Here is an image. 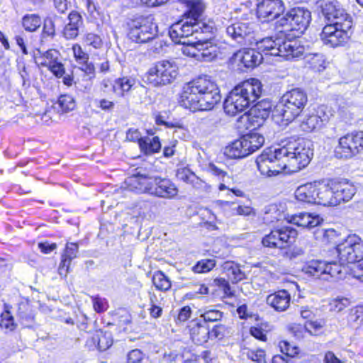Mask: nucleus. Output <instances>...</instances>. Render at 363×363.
<instances>
[{
  "mask_svg": "<svg viewBox=\"0 0 363 363\" xmlns=\"http://www.w3.org/2000/svg\"><path fill=\"white\" fill-rule=\"evenodd\" d=\"M178 75L176 64L168 61L157 62L147 73V82L155 87L162 86L172 83Z\"/></svg>",
  "mask_w": 363,
  "mask_h": 363,
  "instance_id": "6",
  "label": "nucleus"
},
{
  "mask_svg": "<svg viewBox=\"0 0 363 363\" xmlns=\"http://www.w3.org/2000/svg\"><path fill=\"white\" fill-rule=\"evenodd\" d=\"M291 333L298 340H303L308 334L306 324L304 325L293 323L289 326Z\"/></svg>",
  "mask_w": 363,
  "mask_h": 363,
  "instance_id": "55",
  "label": "nucleus"
},
{
  "mask_svg": "<svg viewBox=\"0 0 363 363\" xmlns=\"http://www.w3.org/2000/svg\"><path fill=\"white\" fill-rule=\"evenodd\" d=\"M330 21H333V24L339 25L345 28H351L352 26L351 17L340 5L334 12V16H331Z\"/></svg>",
  "mask_w": 363,
  "mask_h": 363,
  "instance_id": "34",
  "label": "nucleus"
},
{
  "mask_svg": "<svg viewBox=\"0 0 363 363\" xmlns=\"http://www.w3.org/2000/svg\"><path fill=\"white\" fill-rule=\"evenodd\" d=\"M326 262L322 260H311L302 267V272L306 274L324 279Z\"/></svg>",
  "mask_w": 363,
  "mask_h": 363,
  "instance_id": "32",
  "label": "nucleus"
},
{
  "mask_svg": "<svg viewBox=\"0 0 363 363\" xmlns=\"http://www.w3.org/2000/svg\"><path fill=\"white\" fill-rule=\"evenodd\" d=\"M201 28L199 22L182 20L171 26L169 35L175 43H186L189 38L196 34Z\"/></svg>",
  "mask_w": 363,
  "mask_h": 363,
  "instance_id": "11",
  "label": "nucleus"
},
{
  "mask_svg": "<svg viewBox=\"0 0 363 363\" xmlns=\"http://www.w3.org/2000/svg\"><path fill=\"white\" fill-rule=\"evenodd\" d=\"M315 182L298 186L294 191L295 199L301 203L315 204Z\"/></svg>",
  "mask_w": 363,
  "mask_h": 363,
  "instance_id": "27",
  "label": "nucleus"
},
{
  "mask_svg": "<svg viewBox=\"0 0 363 363\" xmlns=\"http://www.w3.org/2000/svg\"><path fill=\"white\" fill-rule=\"evenodd\" d=\"M78 245L75 242H68L62 256L59 271L60 274L66 275L68 272L71 261L77 257Z\"/></svg>",
  "mask_w": 363,
  "mask_h": 363,
  "instance_id": "31",
  "label": "nucleus"
},
{
  "mask_svg": "<svg viewBox=\"0 0 363 363\" xmlns=\"http://www.w3.org/2000/svg\"><path fill=\"white\" fill-rule=\"evenodd\" d=\"M311 21V12L304 8L291 9L280 20V25L286 26L288 30H297L303 33Z\"/></svg>",
  "mask_w": 363,
  "mask_h": 363,
  "instance_id": "9",
  "label": "nucleus"
},
{
  "mask_svg": "<svg viewBox=\"0 0 363 363\" xmlns=\"http://www.w3.org/2000/svg\"><path fill=\"white\" fill-rule=\"evenodd\" d=\"M39 55H35V63L42 67H48L58 60L59 52L56 50H49L43 53L38 51Z\"/></svg>",
  "mask_w": 363,
  "mask_h": 363,
  "instance_id": "35",
  "label": "nucleus"
},
{
  "mask_svg": "<svg viewBox=\"0 0 363 363\" xmlns=\"http://www.w3.org/2000/svg\"><path fill=\"white\" fill-rule=\"evenodd\" d=\"M362 150L363 131H358L340 138L335 154L340 158H350Z\"/></svg>",
  "mask_w": 363,
  "mask_h": 363,
  "instance_id": "10",
  "label": "nucleus"
},
{
  "mask_svg": "<svg viewBox=\"0 0 363 363\" xmlns=\"http://www.w3.org/2000/svg\"><path fill=\"white\" fill-rule=\"evenodd\" d=\"M74 57L78 64L87 62L89 61V55L84 52L79 44H74L72 46Z\"/></svg>",
  "mask_w": 363,
  "mask_h": 363,
  "instance_id": "60",
  "label": "nucleus"
},
{
  "mask_svg": "<svg viewBox=\"0 0 363 363\" xmlns=\"http://www.w3.org/2000/svg\"><path fill=\"white\" fill-rule=\"evenodd\" d=\"M336 206L341 202L350 201L355 194V186L347 180L331 181Z\"/></svg>",
  "mask_w": 363,
  "mask_h": 363,
  "instance_id": "18",
  "label": "nucleus"
},
{
  "mask_svg": "<svg viewBox=\"0 0 363 363\" xmlns=\"http://www.w3.org/2000/svg\"><path fill=\"white\" fill-rule=\"evenodd\" d=\"M201 42V40L194 42L191 40H187L186 43H182V45H183L181 49L182 53L186 56L199 60Z\"/></svg>",
  "mask_w": 363,
  "mask_h": 363,
  "instance_id": "41",
  "label": "nucleus"
},
{
  "mask_svg": "<svg viewBox=\"0 0 363 363\" xmlns=\"http://www.w3.org/2000/svg\"><path fill=\"white\" fill-rule=\"evenodd\" d=\"M245 354L253 362H256L257 363H266L265 352L263 350L259 349L255 350L247 349Z\"/></svg>",
  "mask_w": 363,
  "mask_h": 363,
  "instance_id": "56",
  "label": "nucleus"
},
{
  "mask_svg": "<svg viewBox=\"0 0 363 363\" xmlns=\"http://www.w3.org/2000/svg\"><path fill=\"white\" fill-rule=\"evenodd\" d=\"M157 33V26L152 16H140L129 24L128 37L135 43H143L154 38Z\"/></svg>",
  "mask_w": 363,
  "mask_h": 363,
  "instance_id": "8",
  "label": "nucleus"
},
{
  "mask_svg": "<svg viewBox=\"0 0 363 363\" xmlns=\"http://www.w3.org/2000/svg\"><path fill=\"white\" fill-rule=\"evenodd\" d=\"M58 105L64 112H68L74 109L75 101L71 95L65 94L60 96Z\"/></svg>",
  "mask_w": 363,
  "mask_h": 363,
  "instance_id": "51",
  "label": "nucleus"
},
{
  "mask_svg": "<svg viewBox=\"0 0 363 363\" xmlns=\"http://www.w3.org/2000/svg\"><path fill=\"white\" fill-rule=\"evenodd\" d=\"M151 179L143 174H133L125 179V184L126 188L131 191H135L138 194H148Z\"/></svg>",
  "mask_w": 363,
  "mask_h": 363,
  "instance_id": "26",
  "label": "nucleus"
},
{
  "mask_svg": "<svg viewBox=\"0 0 363 363\" xmlns=\"http://www.w3.org/2000/svg\"><path fill=\"white\" fill-rule=\"evenodd\" d=\"M308 62L311 67L317 72L323 71L325 69V59L321 54H311L308 56Z\"/></svg>",
  "mask_w": 363,
  "mask_h": 363,
  "instance_id": "47",
  "label": "nucleus"
},
{
  "mask_svg": "<svg viewBox=\"0 0 363 363\" xmlns=\"http://www.w3.org/2000/svg\"><path fill=\"white\" fill-rule=\"evenodd\" d=\"M152 283L160 291H168L172 286L169 279L161 271L155 272L152 277Z\"/></svg>",
  "mask_w": 363,
  "mask_h": 363,
  "instance_id": "43",
  "label": "nucleus"
},
{
  "mask_svg": "<svg viewBox=\"0 0 363 363\" xmlns=\"http://www.w3.org/2000/svg\"><path fill=\"white\" fill-rule=\"evenodd\" d=\"M214 284L219 288V289L223 291V297H231L233 296L230 284L225 279H214Z\"/></svg>",
  "mask_w": 363,
  "mask_h": 363,
  "instance_id": "62",
  "label": "nucleus"
},
{
  "mask_svg": "<svg viewBox=\"0 0 363 363\" xmlns=\"http://www.w3.org/2000/svg\"><path fill=\"white\" fill-rule=\"evenodd\" d=\"M216 266V261L212 259L199 261L192 268L195 273H206L210 272Z\"/></svg>",
  "mask_w": 363,
  "mask_h": 363,
  "instance_id": "48",
  "label": "nucleus"
},
{
  "mask_svg": "<svg viewBox=\"0 0 363 363\" xmlns=\"http://www.w3.org/2000/svg\"><path fill=\"white\" fill-rule=\"evenodd\" d=\"M308 102L307 94L296 88L286 92L276 107V112L286 122L293 121L304 109Z\"/></svg>",
  "mask_w": 363,
  "mask_h": 363,
  "instance_id": "4",
  "label": "nucleus"
},
{
  "mask_svg": "<svg viewBox=\"0 0 363 363\" xmlns=\"http://www.w3.org/2000/svg\"><path fill=\"white\" fill-rule=\"evenodd\" d=\"M200 316L203 318V323L215 322L220 320L223 317V312L218 309L206 307L199 311Z\"/></svg>",
  "mask_w": 363,
  "mask_h": 363,
  "instance_id": "45",
  "label": "nucleus"
},
{
  "mask_svg": "<svg viewBox=\"0 0 363 363\" xmlns=\"http://www.w3.org/2000/svg\"><path fill=\"white\" fill-rule=\"evenodd\" d=\"M233 211H235L236 215L243 216H256V210L249 205H239Z\"/></svg>",
  "mask_w": 363,
  "mask_h": 363,
  "instance_id": "63",
  "label": "nucleus"
},
{
  "mask_svg": "<svg viewBox=\"0 0 363 363\" xmlns=\"http://www.w3.org/2000/svg\"><path fill=\"white\" fill-rule=\"evenodd\" d=\"M288 221L298 227L311 229L320 225L323 219L318 214L301 212L291 216Z\"/></svg>",
  "mask_w": 363,
  "mask_h": 363,
  "instance_id": "22",
  "label": "nucleus"
},
{
  "mask_svg": "<svg viewBox=\"0 0 363 363\" xmlns=\"http://www.w3.org/2000/svg\"><path fill=\"white\" fill-rule=\"evenodd\" d=\"M340 4L336 0H318L317 6L320 9L323 15L330 21L331 16H334V12Z\"/></svg>",
  "mask_w": 363,
  "mask_h": 363,
  "instance_id": "40",
  "label": "nucleus"
},
{
  "mask_svg": "<svg viewBox=\"0 0 363 363\" xmlns=\"http://www.w3.org/2000/svg\"><path fill=\"white\" fill-rule=\"evenodd\" d=\"M281 352L287 357H294L298 353V348L296 346L291 345L287 341H281L279 344Z\"/></svg>",
  "mask_w": 363,
  "mask_h": 363,
  "instance_id": "58",
  "label": "nucleus"
},
{
  "mask_svg": "<svg viewBox=\"0 0 363 363\" xmlns=\"http://www.w3.org/2000/svg\"><path fill=\"white\" fill-rule=\"evenodd\" d=\"M324 363H347L346 358L337 357L333 351H326L323 357Z\"/></svg>",
  "mask_w": 363,
  "mask_h": 363,
  "instance_id": "64",
  "label": "nucleus"
},
{
  "mask_svg": "<svg viewBox=\"0 0 363 363\" xmlns=\"http://www.w3.org/2000/svg\"><path fill=\"white\" fill-rule=\"evenodd\" d=\"M270 113V104L267 102H260L255 105L242 118L246 119L252 129H256L263 125Z\"/></svg>",
  "mask_w": 363,
  "mask_h": 363,
  "instance_id": "16",
  "label": "nucleus"
},
{
  "mask_svg": "<svg viewBox=\"0 0 363 363\" xmlns=\"http://www.w3.org/2000/svg\"><path fill=\"white\" fill-rule=\"evenodd\" d=\"M177 177L187 184H191L193 186L199 188L201 186L202 181L189 169L180 168L177 170Z\"/></svg>",
  "mask_w": 363,
  "mask_h": 363,
  "instance_id": "36",
  "label": "nucleus"
},
{
  "mask_svg": "<svg viewBox=\"0 0 363 363\" xmlns=\"http://www.w3.org/2000/svg\"><path fill=\"white\" fill-rule=\"evenodd\" d=\"M328 121V116L324 113L323 109L319 108L317 113H312L303 116L300 128L305 132H312L321 128L324 122Z\"/></svg>",
  "mask_w": 363,
  "mask_h": 363,
  "instance_id": "21",
  "label": "nucleus"
},
{
  "mask_svg": "<svg viewBox=\"0 0 363 363\" xmlns=\"http://www.w3.org/2000/svg\"><path fill=\"white\" fill-rule=\"evenodd\" d=\"M22 25L26 30L35 31L41 25V18L36 14L26 15L22 19Z\"/></svg>",
  "mask_w": 363,
  "mask_h": 363,
  "instance_id": "44",
  "label": "nucleus"
},
{
  "mask_svg": "<svg viewBox=\"0 0 363 363\" xmlns=\"http://www.w3.org/2000/svg\"><path fill=\"white\" fill-rule=\"evenodd\" d=\"M86 344L90 348L105 351L113 344L112 335L108 332L97 331L90 340H87Z\"/></svg>",
  "mask_w": 363,
  "mask_h": 363,
  "instance_id": "30",
  "label": "nucleus"
},
{
  "mask_svg": "<svg viewBox=\"0 0 363 363\" xmlns=\"http://www.w3.org/2000/svg\"><path fill=\"white\" fill-rule=\"evenodd\" d=\"M311 145V141L298 138L280 148L265 150L257 158V168L266 177L277 175L284 170L297 172L309 164L313 155Z\"/></svg>",
  "mask_w": 363,
  "mask_h": 363,
  "instance_id": "1",
  "label": "nucleus"
},
{
  "mask_svg": "<svg viewBox=\"0 0 363 363\" xmlns=\"http://www.w3.org/2000/svg\"><path fill=\"white\" fill-rule=\"evenodd\" d=\"M284 248L293 244L297 238V230L291 226H283L277 228Z\"/></svg>",
  "mask_w": 363,
  "mask_h": 363,
  "instance_id": "38",
  "label": "nucleus"
},
{
  "mask_svg": "<svg viewBox=\"0 0 363 363\" xmlns=\"http://www.w3.org/2000/svg\"><path fill=\"white\" fill-rule=\"evenodd\" d=\"M18 316L22 320V323L27 325L33 319V315L28 303H21L18 308Z\"/></svg>",
  "mask_w": 363,
  "mask_h": 363,
  "instance_id": "53",
  "label": "nucleus"
},
{
  "mask_svg": "<svg viewBox=\"0 0 363 363\" xmlns=\"http://www.w3.org/2000/svg\"><path fill=\"white\" fill-rule=\"evenodd\" d=\"M291 296L286 290H280L267 298V303L277 311H286L289 305Z\"/></svg>",
  "mask_w": 363,
  "mask_h": 363,
  "instance_id": "28",
  "label": "nucleus"
},
{
  "mask_svg": "<svg viewBox=\"0 0 363 363\" xmlns=\"http://www.w3.org/2000/svg\"><path fill=\"white\" fill-rule=\"evenodd\" d=\"M226 33L241 45L254 44L255 41L254 25L250 23L236 22L226 28Z\"/></svg>",
  "mask_w": 363,
  "mask_h": 363,
  "instance_id": "12",
  "label": "nucleus"
},
{
  "mask_svg": "<svg viewBox=\"0 0 363 363\" xmlns=\"http://www.w3.org/2000/svg\"><path fill=\"white\" fill-rule=\"evenodd\" d=\"M315 204L323 206H336V200L334 199L332 182L324 184L315 182Z\"/></svg>",
  "mask_w": 363,
  "mask_h": 363,
  "instance_id": "19",
  "label": "nucleus"
},
{
  "mask_svg": "<svg viewBox=\"0 0 363 363\" xmlns=\"http://www.w3.org/2000/svg\"><path fill=\"white\" fill-rule=\"evenodd\" d=\"M352 104L350 102L342 101L339 104L338 114L345 121L352 119L354 116Z\"/></svg>",
  "mask_w": 363,
  "mask_h": 363,
  "instance_id": "49",
  "label": "nucleus"
},
{
  "mask_svg": "<svg viewBox=\"0 0 363 363\" xmlns=\"http://www.w3.org/2000/svg\"><path fill=\"white\" fill-rule=\"evenodd\" d=\"M199 61H211L217 56V47L208 41L200 43Z\"/></svg>",
  "mask_w": 363,
  "mask_h": 363,
  "instance_id": "37",
  "label": "nucleus"
},
{
  "mask_svg": "<svg viewBox=\"0 0 363 363\" xmlns=\"http://www.w3.org/2000/svg\"><path fill=\"white\" fill-rule=\"evenodd\" d=\"M262 84L255 78L247 79L235 86L224 101V111L230 116L246 110L261 96Z\"/></svg>",
  "mask_w": 363,
  "mask_h": 363,
  "instance_id": "3",
  "label": "nucleus"
},
{
  "mask_svg": "<svg viewBox=\"0 0 363 363\" xmlns=\"http://www.w3.org/2000/svg\"><path fill=\"white\" fill-rule=\"evenodd\" d=\"M224 269L227 270L228 277L233 282H238L245 279V274L238 265L233 262H226Z\"/></svg>",
  "mask_w": 363,
  "mask_h": 363,
  "instance_id": "46",
  "label": "nucleus"
},
{
  "mask_svg": "<svg viewBox=\"0 0 363 363\" xmlns=\"http://www.w3.org/2000/svg\"><path fill=\"white\" fill-rule=\"evenodd\" d=\"M0 327L5 329L6 332H11L15 330L16 325L9 311H6L1 314Z\"/></svg>",
  "mask_w": 363,
  "mask_h": 363,
  "instance_id": "52",
  "label": "nucleus"
},
{
  "mask_svg": "<svg viewBox=\"0 0 363 363\" xmlns=\"http://www.w3.org/2000/svg\"><path fill=\"white\" fill-rule=\"evenodd\" d=\"M282 0H262L257 5L258 18L263 21H272L278 18L285 10Z\"/></svg>",
  "mask_w": 363,
  "mask_h": 363,
  "instance_id": "14",
  "label": "nucleus"
},
{
  "mask_svg": "<svg viewBox=\"0 0 363 363\" xmlns=\"http://www.w3.org/2000/svg\"><path fill=\"white\" fill-rule=\"evenodd\" d=\"M221 99L217 84L207 77H200L184 85L179 104L193 112L212 110Z\"/></svg>",
  "mask_w": 363,
  "mask_h": 363,
  "instance_id": "2",
  "label": "nucleus"
},
{
  "mask_svg": "<svg viewBox=\"0 0 363 363\" xmlns=\"http://www.w3.org/2000/svg\"><path fill=\"white\" fill-rule=\"evenodd\" d=\"M140 85V83L132 76L120 77L113 82V94L118 97H124Z\"/></svg>",
  "mask_w": 363,
  "mask_h": 363,
  "instance_id": "20",
  "label": "nucleus"
},
{
  "mask_svg": "<svg viewBox=\"0 0 363 363\" xmlns=\"http://www.w3.org/2000/svg\"><path fill=\"white\" fill-rule=\"evenodd\" d=\"M281 43H282V36L277 37L275 39L272 37L265 38L259 41L255 39L254 42L260 53L274 56H279Z\"/></svg>",
  "mask_w": 363,
  "mask_h": 363,
  "instance_id": "25",
  "label": "nucleus"
},
{
  "mask_svg": "<svg viewBox=\"0 0 363 363\" xmlns=\"http://www.w3.org/2000/svg\"><path fill=\"white\" fill-rule=\"evenodd\" d=\"M186 6L190 20L193 22H199L198 18L201 16L204 11V4L200 0H189Z\"/></svg>",
  "mask_w": 363,
  "mask_h": 363,
  "instance_id": "39",
  "label": "nucleus"
},
{
  "mask_svg": "<svg viewBox=\"0 0 363 363\" xmlns=\"http://www.w3.org/2000/svg\"><path fill=\"white\" fill-rule=\"evenodd\" d=\"M233 60L247 68H252L261 62L262 54L255 49H243L234 54Z\"/></svg>",
  "mask_w": 363,
  "mask_h": 363,
  "instance_id": "23",
  "label": "nucleus"
},
{
  "mask_svg": "<svg viewBox=\"0 0 363 363\" xmlns=\"http://www.w3.org/2000/svg\"><path fill=\"white\" fill-rule=\"evenodd\" d=\"M279 238L280 235L278 233L277 228H274L262 238V245L267 247L284 248L282 242Z\"/></svg>",
  "mask_w": 363,
  "mask_h": 363,
  "instance_id": "42",
  "label": "nucleus"
},
{
  "mask_svg": "<svg viewBox=\"0 0 363 363\" xmlns=\"http://www.w3.org/2000/svg\"><path fill=\"white\" fill-rule=\"evenodd\" d=\"M316 238L323 236V242H333L337 236V232L333 229H319L315 233Z\"/></svg>",
  "mask_w": 363,
  "mask_h": 363,
  "instance_id": "61",
  "label": "nucleus"
},
{
  "mask_svg": "<svg viewBox=\"0 0 363 363\" xmlns=\"http://www.w3.org/2000/svg\"><path fill=\"white\" fill-rule=\"evenodd\" d=\"M264 143V138L262 134L250 133L228 145L225 154L230 158H243L259 150Z\"/></svg>",
  "mask_w": 363,
  "mask_h": 363,
  "instance_id": "5",
  "label": "nucleus"
},
{
  "mask_svg": "<svg viewBox=\"0 0 363 363\" xmlns=\"http://www.w3.org/2000/svg\"><path fill=\"white\" fill-rule=\"evenodd\" d=\"M305 48L299 39H289L282 37V43H281L279 57L290 60L298 58L303 55Z\"/></svg>",
  "mask_w": 363,
  "mask_h": 363,
  "instance_id": "17",
  "label": "nucleus"
},
{
  "mask_svg": "<svg viewBox=\"0 0 363 363\" xmlns=\"http://www.w3.org/2000/svg\"><path fill=\"white\" fill-rule=\"evenodd\" d=\"M345 263L336 261L326 262L324 280H338L345 278L348 272L347 267L345 265Z\"/></svg>",
  "mask_w": 363,
  "mask_h": 363,
  "instance_id": "29",
  "label": "nucleus"
},
{
  "mask_svg": "<svg viewBox=\"0 0 363 363\" xmlns=\"http://www.w3.org/2000/svg\"><path fill=\"white\" fill-rule=\"evenodd\" d=\"M149 189V194L164 199H172L178 194L175 184L165 178L155 177L153 180L151 179Z\"/></svg>",
  "mask_w": 363,
  "mask_h": 363,
  "instance_id": "15",
  "label": "nucleus"
},
{
  "mask_svg": "<svg viewBox=\"0 0 363 363\" xmlns=\"http://www.w3.org/2000/svg\"><path fill=\"white\" fill-rule=\"evenodd\" d=\"M141 151L145 155H151L159 152L161 148V143L158 137H145L140 140L139 145Z\"/></svg>",
  "mask_w": 363,
  "mask_h": 363,
  "instance_id": "33",
  "label": "nucleus"
},
{
  "mask_svg": "<svg viewBox=\"0 0 363 363\" xmlns=\"http://www.w3.org/2000/svg\"><path fill=\"white\" fill-rule=\"evenodd\" d=\"M128 363H150V360L140 350L135 349L128 353Z\"/></svg>",
  "mask_w": 363,
  "mask_h": 363,
  "instance_id": "54",
  "label": "nucleus"
},
{
  "mask_svg": "<svg viewBox=\"0 0 363 363\" xmlns=\"http://www.w3.org/2000/svg\"><path fill=\"white\" fill-rule=\"evenodd\" d=\"M350 305V301L347 298H337L330 303V311L340 312Z\"/></svg>",
  "mask_w": 363,
  "mask_h": 363,
  "instance_id": "59",
  "label": "nucleus"
},
{
  "mask_svg": "<svg viewBox=\"0 0 363 363\" xmlns=\"http://www.w3.org/2000/svg\"><path fill=\"white\" fill-rule=\"evenodd\" d=\"M84 43L85 45L91 46L95 49L100 48L103 45L101 38L94 33L86 34L84 38Z\"/></svg>",
  "mask_w": 363,
  "mask_h": 363,
  "instance_id": "57",
  "label": "nucleus"
},
{
  "mask_svg": "<svg viewBox=\"0 0 363 363\" xmlns=\"http://www.w3.org/2000/svg\"><path fill=\"white\" fill-rule=\"evenodd\" d=\"M350 29L333 23L327 25L323 28L320 39L325 45L330 48L342 45L349 38Z\"/></svg>",
  "mask_w": 363,
  "mask_h": 363,
  "instance_id": "13",
  "label": "nucleus"
},
{
  "mask_svg": "<svg viewBox=\"0 0 363 363\" xmlns=\"http://www.w3.org/2000/svg\"><path fill=\"white\" fill-rule=\"evenodd\" d=\"M325 321L323 319L318 320H309L305 324L310 335H318L323 326L325 325Z\"/></svg>",
  "mask_w": 363,
  "mask_h": 363,
  "instance_id": "50",
  "label": "nucleus"
},
{
  "mask_svg": "<svg viewBox=\"0 0 363 363\" xmlns=\"http://www.w3.org/2000/svg\"><path fill=\"white\" fill-rule=\"evenodd\" d=\"M340 262L355 263L363 259V240L356 235H350L336 246Z\"/></svg>",
  "mask_w": 363,
  "mask_h": 363,
  "instance_id": "7",
  "label": "nucleus"
},
{
  "mask_svg": "<svg viewBox=\"0 0 363 363\" xmlns=\"http://www.w3.org/2000/svg\"><path fill=\"white\" fill-rule=\"evenodd\" d=\"M189 328L191 338L196 344L202 345L207 342L210 338V330L202 320H192Z\"/></svg>",
  "mask_w": 363,
  "mask_h": 363,
  "instance_id": "24",
  "label": "nucleus"
}]
</instances>
